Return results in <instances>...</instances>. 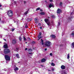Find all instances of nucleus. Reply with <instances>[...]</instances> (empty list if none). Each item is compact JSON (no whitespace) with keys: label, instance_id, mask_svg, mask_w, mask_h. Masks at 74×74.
Masks as SVG:
<instances>
[{"label":"nucleus","instance_id":"1","mask_svg":"<svg viewBox=\"0 0 74 74\" xmlns=\"http://www.w3.org/2000/svg\"><path fill=\"white\" fill-rule=\"evenodd\" d=\"M3 52L5 54H8L11 53V51L8 49H4Z\"/></svg>","mask_w":74,"mask_h":74},{"label":"nucleus","instance_id":"2","mask_svg":"<svg viewBox=\"0 0 74 74\" xmlns=\"http://www.w3.org/2000/svg\"><path fill=\"white\" fill-rule=\"evenodd\" d=\"M45 21L46 23H47V25L48 26H50L51 25V23H50V21L48 19H45Z\"/></svg>","mask_w":74,"mask_h":74},{"label":"nucleus","instance_id":"3","mask_svg":"<svg viewBox=\"0 0 74 74\" xmlns=\"http://www.w3.org/2000/svg\"><path fill=\"white\" fill-rule=\"evenodd\" d=\"M5 58L6 61L10 60V57L8 55H5Z\"/></svg>","mask_w":74,"mask_h":74},{"label":"nucleus","instance_id":"4","mask_svg":"<svg viewBox=\"0 0 74 74\" xmlns=\"http://www.w3.org/2000/svg\"><path fill=\"white\" fill-rule=\"evenodd\" d=\"M8 15L9 16H12V15H13V14L12 13V11L11 10H9L8 12Z\"/></svg>","mask_w":74,"mask_h":74},{"label":"nucleus","instance_id":"5","mask_svg":"<svg viewBox=\"0 0 74 74\" xmlns=\"http://www.w3.org/2000/svg\"><path fill=\"white\" fill-rule=\"evenodd\" d=\"M51 42L49 41H46L45 43V45L46 46H47V47H49L50 46V44Z\"/></svg>","mask_w":74,"mask_h":74},{"label":"nucleus","instance_id":"6","mask_svg":"<svg viewBox=\"0 0 74 74\" xmlns=\"http://www.w3.org/2000/svg\"><path fill=\"white\" fill-rule=\"evenodd\" d=\"M61 68L62 70H64L66 69V66L64 65H62L61 66Z\"/></svg>","mask_w":74,"mask_h":74},{"label":"nucleus","instance_id":"7","mask_svg":"<svg viewBox=\"0 0 74 74\" xmlns=\"http://www.w3.org/2000/svg\"><path fill=\"white\" fill-rule=\"evenodd\" d=\"M41 32H40L39 33V35L38 36V38L39 39H38V40H39V39H40L41 38Z\"/></svg>","mask_w":74,"mask_h":74},{"label":"nucleus","instance_id":"8","mask_svg":"<svg viewBox=\"0 0 74 74\" xmlns=\"http://www.w3.org/2000/svg\"><path fill=\"white\" fill-rule=\"evenodd\" d=\"M38 18H34V21L36 23H38Z\"/></svg>","mask_w":74,"mask_h":74},{"label":"nucleus","instance_id":"9","mask_svg":"<svg viewBox=\"0 0 74 74\" xmlns=\"http://www.w3.org/2000/svg\"><path fill=\"white\" fill-rule=\"evenodd\" d=\"M46 61V59L45 58H43L41 60V63H44V62H45Z\"/></svg>","mask_w":74,"mask_h":74},{"label":"nucleus","instance_id":"10","mask_svg":"<svg viewBox=\"0 0 74 74\" xmlns=\"http://www.w3.org/2000/svg\"><path fill=\"white\" fill-rule=\"evenodd\" d=\"M12 43L13 44H14L16 43V39H15L13 40L12 41Z\"/></svg>","mask_w":74,"mask_h":74},{"label":"nucleus","instance_id":"11","mask_svg":"<svg viewBox=\"0 0 74 74\" xmlns=\"http://www.w3.org/2000/svg\"><path fill=\"white\" fill-rule=\"evenodd\" d=\"M61 12V10L59 9H58L57 11V14H60Z\"/></svg>","mask_w":74,"mask_h":74},{"label":"nucleus","instance_id":"12","mask_svg":"<svg viewBox=\"0 0 74 74\" xmlns=\"http://www.w3.org/2000/svg\"><path fill=\"white\" fill-rule=\"evenodd\" d=\"M27 51L29 52H32L33 51V50L31 49H29Z\"/></svg>","mask_w":74,"mask_h":74},{"label":"nucleus","instance_id":"13","mask_svg":"<svg viewBox=\"0 0 74 74\" xmlns=\"http://www.w3.org/2000/svg\"><path fill=\"white\" fill-rule=\"evenodd\" d=\"M32 20V18H28L27 20V22H30Z\"/></svg>","mask_w":74,"mask_h":74},{"label":"nucleus","instance_id":"14","mask_svg":"<svg viewBox=\"0 0 74 74\" xmlns=\"http://www.w3.org/2000/svg\"><path fill=\"white\" fill-rule=\"evenodd\" d=\"M49 8H51V7H54V5L52 4H50L49 5Z\"/></svg>","mask_w":74,"mask_h":74},{"label":"nucleus","instance_id":"15","mask_svg":"<svg viewBox=\"0 0 74 74\" xmlns=\"http://www.w3.org/2000/svg\"><path fill=\"white\" fill-rule=\"evenodd\" d=\"M40 14L42 15H44L45 14V12H41L40 13Z\"/></svg>","mask_w":74,"mask_h":74},{"label":"nucleus","instance_id":"16","mask_svg":"<svg viewBox=\"0 0 74 74\" xmlns=\"http://www.w3.org/2000/svg\"><path fill=\"white\" fill-rule=\"evenodd\" d=\"M51 37L53 38H55V37H56V36L53 35H51Z\"/></svg>","mask_w":74,"mask_h":74},{"label":"nucleus","instance_id":"17","mask_svg":"<svg viewBox=\"0 0 74 74\" xmlns=\"http://www.w3.org/2000/svg\"><path fill=\"white\" fill-rule=\"evenodd\" d=\"M16 55L17 58H19V54L18 53L16 54Z\"/></svg>","mask_w":74,"mask_h":74},{"label":"nucleus","instance_id":"18","mask_svg":"<svg viewBox=\"0 0 74 74\" xmlns=\"http://www.w3.org/2000/svg\"><path fill=\"white\" fill-rule=\"evenodd\" d=\"M19 70V68L17 67H16L15 69H14V71H16V70Z\"/></svg>","mask_w":74,"mask_h":74},{"label":"nucleus","instance_id":"19","mask_svg":"<svg viewBox=\"0 0 74 74\" xmlns=\"http://www.w3.org/2000/svg\"><path fill=\"white\" fill-rule=\"evenodd\" d=\"M67 59H70V54H68L67 55Z\"/></svg>","mask_w":74,"mask_h":74},{"label":"nucleus","instance_id":"20","mask_svg":"<svg viewBox=\"0 0 74 74\" xmlns=\"http://www.w3.org/2000/svg\"><path fill=\"white\" fill-rule=\"evenodd\" d=\"M51 65L52 66H55V64H54V63L52 62L51 63Z\"/></svg>","mask_w":74,"mask_h":74},{"label":"nucleus","instance_id":"21","mask_svg":"<svg viewBox=\"0 0 74 74\" xmlns=\"http://www.w3.org/2000/svg\"><path fill=\"white\" fill-rule=\"evenodd\" d=\"M19 39L20 41H22V38L21 36H20L19 37Z\"/></svg>","mask_w":74,"mask_h":74},{"label":"nucleus","instance_id":"22","mask_svg":"<svg viewBox=\"0 0 74 74\" xmlns=\"http://www.w3.org/2000/svg\"><path fill=\"white\" fill-rule=\"evenodd\" d=\"M25 28H27L28 27V26L27 25V23L25 24Z\"/></svg>","mask_w":74,"mask_h":74},{"label":"nucleus","instance_id":"23","mask_svg":"<svg viewBox=\"0 0 74 74\" xmlns=\"http://www.w3.org/2000/svg\"><path fill=\"white\" fill-rule=\"evenodd\" d=\"M61 74H67V73H66V71H64Z\"/></svg>","mask_w":74,"mask_h":74},{"label":"nucleus","instance_id":"24","mask_svg":"<svg viewBox=\"0 0 74 74\" xmlns=\"http://www.w3.org/2000/svg\"><path fill=\"white\" fill-rule=\"evenodd\" d=\"M4 47H8V44H6L5 45H4Z\"/></svg>","mask_w":74,"mask_h":74},{"label":"nucleus","instance_id":"25","mask_svg":"<svg viewBox=\"0 0 74 74\" xmlns=\"http://www.w3.org/2000/svg\"><path fill=\"white\" fill-rule=\"evenodd\" d=\"M19 48L18 47H17V48H16V51H18V50H19Z\"/></svg>","mask_w":74,"mask_h":74},{"label":"nucleus","instance_id":"26","mask_svg":"<svg viewBox=\"0 0 74 74\" xmlns=\"http://www.w3.org/2000/svg\"><path fill=\"white\" fill-rule=\"evenodd\" d=\"M51 17L52 18H55V16L54 15L51 16Z\"/></svg>","mask_w":74,"mask_h":74},{"label":"nucleus","instance_id":"27","mask_svg":"<svg viewBox=\"0 0 74 74\" xmlns=\"http://www.w3.org/2000/svg\"><path fill=\"white\" fill-rule=\"evenodd\" d=\"M40 10V8H39L36 9V11H38V10Z\"/></svg>","mask_w":74,"mask_h":74},{"label":"nucleus","instance_id":"28","mask_svg":"<svg viewBox=\"0 0 74 74\" xmlns=\"http://www.w3.org/2000/svg\"><path fill=\"white\" fill-rule=\"evenodd\" d=\"M4 48H5V49H7V48H8V47H3Z\"/></svg>","mask_w":74,"mask_h":74},{"label":"nucleus","instance_id":"29","mask_svg":"<svg viewBox=\"0 0 74 74\" xmlns=\"http://www.w3.org/2000/svg\"><path fill=\"white\" fill-rule=\"evenodd\" d=\"M23 39H24V41H26V40H27L26 38H25V37H24Z\"/></svg>","mask_w":74,"mask_h":74},{"label":"nucleus","instance_id":"30","mask_svg":"<svg viewBox=\"0 0 74 74\" xmlns=\"http://www.w3.org/2000/svg\"><path fill=\"white\" fill-rule=\"evenodd\" d=\"M14 30H15V28L12 29V32H14Z\"/></svg>","mask_w":74,"mask_h":74},{"label":"nucleus","instance_id":"31","mask_svg":"<svg viewBox=\"0 0 74 74\" xmlns=\"http://www.w3.org/2000/svg\"><path fill=\"white\" fill-rule=\"evenodd\" d=\"M72 46H73V47H74V42H73L72 44Z\"/></svg>","mask_w":74,"mask_h":74},{"label":"nucleus","instance_id":"32","mask_svg":"<svg viewBox=\"0 0 74 74\" xmlns=\"http://www.w3.org/2000/svg\"><path fill=\"white\" fill-rule=\"evenodd\" d=\"M62 2H60V6H62Z\"/></svg>","mask_w":74,"mask_h":74},{"label":"nucleus","instance_id":"33","mask_svg":"<svg viewBox=\"0 0 74 74\" xmlns=\"http://www.w3.org/2000/svg\"><path fill=\"white\" fill-rule=\"evenodd\" d=\"M33 49H34V50H36V47H35L34 48H33Z\"/></svg>","mask_w":74,"mask_h":74},{"label":"nucleus","instance_id":"34","mask_svg":"<svg viewBox=\"0 0 74 74\" xmlns=\"http://www.w3.org/2000/svg\"><path fill=\"white\" fill-rule=\"evenodd\" d=\"M27 40H28V41H30V39L29 38H28Z\"/></svg>","mask_w":74,"mask_h":74},{"label":"nucleus","instance_id":"35","mask_svg":"<svg viewBox=\"0 0 74 74\" xmlns=\"http://www.w3.org/2000/svg\"><path fill=\"white\" fill-rule=\"evenodd\" d=\"M25 14L26 15L27 14V11L25 13Z\"/></svg>","mask_w":74,"mask_h":74},{"label":"nucleus","instance_id":"36","mask_svg":"<svg viewBox=\"0 0 74 74\" xmlns=\"http://www.w3.org/2000/svg\"><path fill=\"white\" fill-rule=\"evenodd\" d=\"M60 25V23L59 22H58V26H59Z\"/></svg>","mask_w":74,"mask_h":74},{"label":"nucleus","instance_id":"37","mask_svg":"<svg viewBox=\"0 0 74 74\" xmlns=\"http://www.w3.org/2000/svg\"><path fill=\"white\" fill-rule=\"evenodd\" d=\"M74 14V12H72L71 14V15H73V14Z\"/></svg>","mask_w":74,"mask_h":74},{"label":"nucleus","instance_id":"38","mask_svg":"<svg viewBox=\"0 0 74 74\" xmlns=\"http://www.w3.org/2000/svg\"><path fill=\"white\" fill-rule=\"evenodd\" d=\"M29 54V55H31L32 54V53H33L32 52V53H28Z\"/></svg>","mask_w":74,"mask_h":74},{"label":"nucleus","instance_id":"39","mask_svg":"<svg viewBox=\"0 0 74 74\" xmlns=\"http://www.w3.org/2000/svg\"><path fill=\"white\" fill-rule=\"evenodd\" d=\"M38 25L39 26H41V23H39L38 24Z\"/></svg>","mask_w":74,"mask_h":74},{"label":"nucleus","instance_id":"40","mask_svg":"<svg viewBox=\"0 0 74 74\" xmlns=\"http://www.w3.org/2000/svg\"><path fill=\"white\" fill-rule=\"evenodd\" d=\"M72 35L73 36H74V33H72Z\"/></svg>","mask_w":74,"mask_h":74},{"label":"nucleus","instance_id":"41","mask_svg":"<svg viewBox=\"0 0 74 74\" xmlns=\"http://www.w3.org/2000/svg\"><path fill=\"white\" fill-rule=\"evenodd\" d=\"M49 1L50 2H52L53 1L52 0H49Z\"/></svg>","mask_w":74,"mask_h":74},{"label":"nucleus","instance_id":"42","mask_svg":"<svg viewBox=\"0 0 74 74\" xmlns=\"http://www.w3.org/2000/svg\"><path fill=\"white\" fill-rule=\"evenodd\" d=\"M24 4H26V1H24Z\"/></svg>","mask_w":74,"mask_h":74},{"label":"nucleus","instance_id":"43","mask_svg":"<svg viewBox=\"0 0 74 74\" xmlns=\"http://www.w3.org/2000/svg\"><path fill=\"white\" fill-rule=\"evenodd\" d=\"M41 41H42V42H43V40H42V39H41Z\"/></svg>","mask_w":74,"mask_h":74},{"label":"nucleus","instance_id":"44","mask_svg":"<svg viewBox=\"0 0 74 74\" xmlns=\"http://www.w3.org/2000/svg\"><path fill=\"white\" fill-rule=\"evenodd\" d=\"M50 55L51 56H52V53H50Z\"/></svg>","mask_w":74,"mask_h":74},{"label":"nucleus","instance_id":"45","mask_svg":"<svg viewBox=\"0 0 74 74\" xmlns=\"http://www.w3.org/2000/svg\"><path fill=\"white\" fill-rule=\"evenodd\" d=\"M27 50V48H26L25 49V51H26Z\"/></svg>","mask_w":74,"mask_h":74},{"label":"nucleus","instance_id":"46","mask_svg":"<svg viewBox=\"0 0 74 74\" xmlns=\"http://www.w3.org/2000/svg\"><path fill=\"white\" fill-rule=\"evenodd\" d=\"M40 11H41V12H42V9H40Z\"/></svg>","mask_w":74,"mask_h":74},{"label":"nucleus","instance_id":"47","mask_svg":"<svg viewBox=\"0 0 74 74\" xmlns=\"http://www.w3.org/2000/svg\"><path fill=\"white\" fill-rule=\"evenodd\" d=\"M45 51H47V48H45Z\"/></svg>","mask_w":74,"mask_h":74},{"label":"nucleus","instance_id":"48","mask_svg":"<svg viewBox=\"0 0 74 74\" xmlns=\"http://www.w3.org/2000/svg\"><path fill=\"white\" fill-rule=\"evenodd\" d=\"M32 42L33 44H35V42L34 41L33 42Z\"/></svg>","mask_w":74,"mask_h":74},{"label":"nucleus","instance_id":"49","mask_svg":"<svg viewBox=\"0 0 74 74\" xmlns=\"http://www.w3.org/2000/svg\"><path fill=\"white\" fill-rule=\"evenodd\" d=\"M52 70V71H53L54 70V69L53 68Z\"/></svg>","mask_w":74,"mask_h":74},{"label":"nucleus","instance_id":"50","mask_svg":"<svg viewBox=\"0 0 74 74\" xmlns=\"http://www.w3.org/2000/svg\"><path fill=\"white\" fill-rule=\"evenodd\" d=\"M40 29H42V27H40Z\"/></svg>","mask_w":74,"mask_h":74},{"label":"nucleus","instance_id":"51","mask_svg":"<svg viewBox=\"0 0 74 74\" xmlns=\"http://www.w3.org/2000/svg\"><path fill=\"white\" fill-rule=\"evenodd\" d=\"M3 39H4V41H6V40H5V39H4V38H3Z\"/></svg>","mask_w":74,"mask_h":74},{"label":"nucleus","instance_id":"52","mask_svg":"<svg viewBox=\"0 0 74 74\" xmlns=\"http://www.w3.org/2000/svg\"><path fill=\"white\" fill-rule=\"evenodd\" d=\"M1 6H2V5H1L0 4V7H1Z\"/></svg>","mask_w":74,"mask_h":74},{"label":"nucleus","instance_id":"53","mask_svg":"<svg viewBox=\"0 0 74 74\" xmlns=\"http://www.w3.org/2000/svg\"><path fill=\"white\" fill-rule=\"evenodd\" d=\"M42 45H43V44H44V42H42Z\"/></svg>","mask_w":74,"mask_h":74},{"label":"nucleus","instance_id":"54","mask_svg":"<svg viewBox=\"0 0 74 74\" xmlns=\"http://www.w3.org/2000/svg\"><path fill=\"white\" fill-rule=\"evenodd\" d=\"M40 66H42V67H43L44 66L41 65H40Z\"/></svg>","mask_w":74,"mask_h":74},{"label":"nucleus","instance_id":"55","mask_svg":"<svg viewBox=\"0 0 74 74\" xmlns=\"http://www.w3.org/2000/svg\"><path fill=\"white\" fill-rule=\"evenodd\" d=\"M38 62H39V63H40V60Z\"/></svg>","mask_w":74,"mask_h":74},{"label":"nucleus","instance_id":"56","mask_svg":"<svg viewBox=\"0 0 74 74\" xmlns=\"http://www.w3.org/2000/svg\"><path fill=\"white\" fill-rule=\"evenodd\" d=\"M3 21H2V22H1V23H3Z\"/></svg>","mask_w":74,"mask_h":74},{"label":"nucleus","instance_id":"57","mask_svg":"<svg viewBox=\"0 0 74 74\" xmlns=\"http://www.w3.org/2000/svg\"><path fill=\"white\" fill-rule=\"evenodd\" d=\"M72 48H74V47H73Z\"/></svg>","mask_w":74,"mask_h":74},{"label":"nucleus","instance_id":"58","mask_svg":"<svg viewBox=\"0 0 74 74\" xmlns=\"http://www.w3.org/2000/svg\"><path fill=\"white\" fill-rule=\"evenodd\" d=\"M48 71H51V70H48Z\"/></svg>","mask_w":74,"mask_h":74},{"label":"nucleus","instance_id":"59","mask_svg":"<svg viewBox=\"0 0 74 74\" xmlns=\"http://www.w3.org/2000/svg\"><path fill=\"white\" fill-rule=\"evenodd\" d=\"M25 44H27V42H25Z\"/></svg>","mask_w":74,"mask_h":74},{"label":"nucleus","instance_id":"60","mask_svg":"<svg viewBox=\"0 0 74 74\" xmlns=\"http://www.w3.org/2000/svg\"><path fill=\"white\" fill-rule=\"evenodd\" d=\"M20 63V62H19L18 63Z\"/></svg>","mask_w":74,"mask_h":74},{"label":"nucleus","instance_id":"61","mask_svg":"<svg viewBox=\"0 0 74 74\" xmlns=\"http://www.w3.org/2000/svg\"><path fill=\"white\" fill-rule=\"evenodd\" d=\"M1 20V19L0 18V21Z\"/></svg>","mask_w":74,"mask_h":74},{"label":"nucleus","instance_id":"62","mask_svg":"<svg viewBox=\"0 0 74 74\" xmlns=\"http://www.w3.org/2000/svg\"><path fill=\"white\" fill-rule=\"evenodd\" d=\"M15 22H15V21H14V23H15Z\"/></svg>","mask_w":74,"mask_h":74},{"label":"nucleus","instance_id":"63","mask_svg":"<svg viewBox=\"0 0 74 74\" xmlns=\"http://www.w3.org/2000/svg\"><path fill=\"white\" fill-rule=\"evenodd\" d=\"M14 3H16V2H15V1H14Z\"/></svg>","mask_w":74,"mask_h":74},{"label":"nucleus","instance_id":"64","mask_svg":"<svg viewBox=\"0 0 74 74\" xmlns=\"http://www.w3.org/2000/svg\"><path fill=\"white\" fill-rule=\"evenodd\" d=\"M61 46H63V45H62Z\"/></svg>","mask_w":74,"mask_h":74}]
</instances>
